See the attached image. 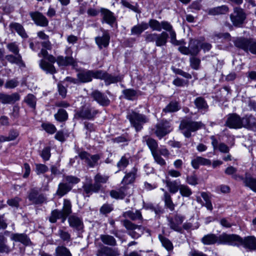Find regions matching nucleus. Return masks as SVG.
Listing matches in <instances>:
<instances>
[{"instance_id":"1","label":"nucleus","mask_w":256,"mask_h":256,"mask_svg":"<svg viewBox=\"0 0 256 256\" xmlns=\"http://www.w3.org/2000/svg\"><path fill=\"white\" fill-rule=\"evenodd\" d=\"M222 238L226 240L225 243L230 244V245L242 246L250 250H256V238L254 236H248L242 239L238 235L232 234L223 235Z\"/></svg>"},{"instance_id":"2","label":"nucleus","mask_w":256,"mask_h":256,"mask_svg":"<svg viewBox=\"0 0 256 256\" xmlns=\"http://www.w3.org/2000/svg\"><path fill=\"white\" fill-rule=\"evenodd\" d=\"M148 27L150 26L152 30L160 32L162 28L169 32L170 42L174 46H180L184 43L182 40H178L176 38V33L173 29L172 24L167 21L159 22L154 19H150L148 21Z\"/></svg>"},{"instance_id":"3","label":"nucleus","mask_w":256,"mask_h":256,"mask_svg":"<svg viewBox=\"0 0 256 256\" xmlns=\"http://www.w3.org/2000/svg\"><path fill=\"white\" fill-rule=\"evenodd\" d=\"M126 118L129 120L131 126L134 128L137 132L140 131L143 128V125L149 120L146 115L134 110L128 114Z\"/></svg>"},{"instance_id":"4","label":"nucleus","mask_w":256,"mask_h":256,"mask_svg":"<svg viewBox=\"0 0 256 256\" xmlns=\"http://www.w3.org/2000/svg\"><path fill=\"white\" fill-rule=\"evenodd\" d=\"M204 126L201 122L192 120H183L181 122L179 128L182 133L187 138L191 136V132H194Z\"/></svg>"},{"instance_id":"5","label":"nucleus","mask_w":256,"mask_h":256,"mask_svg":"<svg viewBox=\"0 0 256 256\" xmlns=\"http://www.w3.org/2000/svg\"><path fill=\"white\" fill-rule=\"evenodd\" d=\"M234 46L246 52L256 56V40L240 38L234 41Z\"/></svg>"},{"instance_id":"6","label":"nucleus","mask_w":256,"mask_h":256,"mask_svg":"<svg viewBox=\"0 0 256 256\" xmlns=\"http://www.w3.org/2000/svg\"><path fill=\"white\" fill-rule=\"evenodd\" d=\"M71 204L70 200H64V205L62 210H54L52 212V216L50 218V221L54 223L56 222L57 219H62V222H64L68 216L72 212L71 210Z\"/></svg>"},{"instance_id":"7","label":"nucleus","mask_w":256,"mask_h":256,"mask_svg":"<svg viewBox=\"0 0 256 256\" xmlns=\"http://www.w3.org/2000/svg\"><path fill=\"white\" fill-rule=\"evenodd\" d=\"M168 37V33L165 31L160 34L146 32L144 35L145 40L146 42H155L156 46H166Z\"/></svg>"},{"instance_id":"8","label":"nucleus","mask_w":256,"mask_h":256,"mask_svg":"<svg viewBox=\"0 0 256 256\" xmlns=\"http://www.w3.org/2000/svg\"><path fill=\"white\" fill-rule=\"evenodd\" d=\"M200 41L196 39H191L189 42L188 47L180 46L178 50L183 54L196 56L200 50Z\"/></svg>"},{"instance_id":"9","label":"nucleus","mask_w":256,"mask_h":256,"mask_svg":"<svg viewBox=\"0 0 256 256\" xmlns=\"http://www.w3.org/2000/svg\"><path fill=\"white\" fill-rule=\"evenodd\" d=\"M98 110L90 105L82 106L76 114V116L82 119L92 120L99 113Z\"/></svg>"},{"instance_id":"10","label":"nucleus","mask_w":256,"mask_h":256,"mask_svg":"<svg viewBox=\"0 0 256 256\" xmlns=\"http://www.w3.org/2000/svg\"><path fill=\"white\" fill-rule=\"evenodd\" d=\"M56 62H57V58L52 55L48 54L44 59L40 60V66L46 73L54 74L56 70L53 64Z\"/></svg>"},{"instance_id":"11","label":"nucleus","mask_w":256,"mask_h":256,"mask_svg":"<svg viewBox=\"0 0 256 256\" xmlns=\"http://www.w3.org/2000/svg\"><path fill=\"white\" fill-rule=\"evenodd\" d=\"M155 128L154 134L160 139H161L172 130L171 124L167 120L160 122L156 125Z\"/></svg>"},{"instance_id":"12","label":"nucleus","mask_w":256,"mask_h":256,"mask_svg":"<svg viewBox=\"0 0 256 256\" xmlns=\"http://www.w3.org/2000/svg\"><path fill=\"white\" fill-rule=\"evenodd\" d=\"M98 70H84L77 74V78L81 82H88L92 81L93 78L98 79Z\"/></svg>"},{"instance_id":"13","label":"nucleus","mask_w":256,"mask_h":256,"mask_svg":"<svg viewBox=\"0 0 256 256\" xmlns=\"http://www.w3.org/2000/svg\"><path fill=\"white\" fill-rule=\"evenodd\" d=\"M66 183H61L59 184L57 194L60 196H62L69 192L71 188L72 184H76L79 182L77 177H66Z\"/></svg>"},{"instance_id":"14","label":"nucleus","mask_w":256,"mask_h":256,"mask_svg":"<svg viewBox=\"0 0 256 256\" xmlns=\"http://www.w3.org/2000/svg\"><path fill=\"white\" fill-rule=\"evenodd\" d=\"M242 118L236 114H230L228 116L225 126L230 128H242Z\"/></svg>"},{"instance_id":"15","label":"nucleus","mask_w":256,"mask_h":256,"mask_svg":"<svg viewBox=\"0 0 256 256\" xmlns=\"http://www.w3.org/2000/svg\"><path fill=\"white\" fill-rule=\"evenodd\" d=\"M230 18L234 26H240L243 24L246 15L242 8H234V12L230 14Z\"/></svg>"},{"instance_id":"16","label":"nucleus","mask_w":256,"mask_h":256,"mask_svg":"<svg viewBox=\"0 0 256 256\" xmlns=\"http://www.w3.org/2000/svg\"><path fill=\"white\" fill-rule=\"evenodd\" d=\"M124 225L127 229L131 230L129 234L132 238H137L143 234L144 228L141 226L136 225L128 220L124 221Z\"/></svg>"},{"instance_id":"17","label":"nucleus","mask_w":256,"mask_h":256,"mask_svg":"<svg viewBox=\"0 0 256 256\" xmlns=\"http://www.w3.org/2000/svg\"><path fill=\"white\" fill-rule=\"evenodd\" d=\"M223 235H228V234L223 233L218 236L214 234H208L204 236L202 239V242L204 244L210 245L216 243L218 244H230L225 243L224 240H222V236Z\"/></svg>"},{"instance_id":"18","label":"nucleus","mask_w":256,"mask_h":256,"mask_svg":"<svg viewBox=\"0 0 256 256\" xmlns=\"http://www.w3.org/2000/svg\"><path fill=\"white\" fill-rule=\"evenodd\" d=\"M98 79L104 80L106 86L122 80V78L119 76H114L102 70H98Z\"/></svg>"},{"instance_id":"19","label":"nucleus","mask_w":256,"mask_h":256,"mask_svg":"<svg viewBox=\"0 0 256 256\" xmlns=\"http://www.w3.org/2000/svg\"><path fill=\"white\" fill-rule=\"evenodd\" d=\"M78 156L90 166L94 167L98 164V160L100 159L99 154L90 155L88 152L83 151L78 153Z\"/></svg>"},{"instance_id":"20","label":"nucleus","mask_w":256,"mask_h":256,"mask_svg":"<svg viewBox=\"0 0 256 256\" xmlns=\"http://www.w3.org/2000/svg\"><path fill=\"white\" fill-rule=\"evenodd\" d=\"M90 96L94 100L102 106H107L110 103V101L108 96L98 90L92 91Z\"/></svg>"},{"instance_id":"21","label":"nucleus","mask_w":256,"mask_h":256,"mask_svg":"<svg viewBox=\"0 0 256 256\" xmlns=\"http://www.w3.org/2000/svg\"><path fill=\"white\" fill-rule=\"evenodd\" d=\"M30 15L36 25L42 27L48 26V20L42 13L39 12H30Z\"/></svg>"},{"instance_id":"22","label":"nucleus","mask_w":256,"mask_h":256,"mask_svg":"<svg viewBox=\"0 0 256 256\" xmlns=\"http://www.w3.org/2000/svg\"><path fill=\"white\" fill-rule=\"evenodd\" d=\"M131 186H126L121 187L118 190H112L110 192V196L116 199H122L126 196H130L132 194Z\"/></svg>"},{"instance_id":"23","label":"nucleus","mask_w":256,"mask_h":256,"mask_svg":"<svg viewBox=\"0 0 256 256\" xmlns=\"http://www.w3.org/2000/svg\"><path fill=\"white\" fill-rule=\"evenodd\" d=\"M96 184L94 185L86 184L84 186V188L86 193L89 194L92 192H96L100 188V182L104 183L107 180V177H95Z\"/></svg>"},{"instance_id":"24","label":"nucleus","mask_w":256,"mask_h":256,"mask_svg":"<svg viewBox=\"0 0 256 256\" xmlns=\"http://www.w3.org/2000/svg\"><path fill=\"white\" fill-rule=\"evenodd\" d=\"M101 16L102 17V22H106L108 24L112 25L116 20L114 14L110 10L101 8L100 10Z\"/></svg>"},{"instance_id":"25","label":"nucleus","mask_w":256,"mask_h":256,"mask_svg":"<svg viewBox=\"0 0 256 256\" xmlns=\"http://www.w3.org/2000/svg\"><path fill=\"white\" fill-rule=\"evenodd\" d=\"M20 99V96L18 93L7 94L0 93V102L3 104H12Z\"/></svg>"},{"instance_id":"26","label":"nucleus","mask_w":256,"mask_h":256,"mask_svg":"<svg viewBox=\"0 0 256 256\" xmlns=\"http://www.w3.org/2000/svg\"><path fill=\"white\" fill-rule=\"evenodd\" d=\"M242 128L252 130H256V119L252 115H246L242 118Z\"/></svg>"},{"instance_id":"27","label":"nucleus","mask_w":256,"mask_h":256,"mask_svg":"<svg viewBox=\"0 0 256 256\" xmlns=\"http://www.w3.org/2000/svg\"><path fill=\"white\" fill-rule=\"evenodd\" d=\"M110 36L107 31H104L102 36H96L95 38V42L100 49L102 48H106L110 43Z\"/></svg>"},{"instance_id":"28","label":"nucleus","mask_w":256,"mask_h":256,"mask_svg":"<svg viewBox=\"0 0 256 256\" xmlns=\"http://www.w3.org/2000/svg\"><path fill=\"white\" fill-rule=\"evenodd\" d=\"M184 218L182 216L176 215L174 218L169 220V225L170 228L176 232L182 230L181 224L184 222Z\"/></svg>"},{"instance_id":"29","label":"nucleus","mask_w":256,"mask_h":256,"mask_svg":"<svg viewBox=\"0 0 256 256\" xmlns=\"http://www.w3.org/2000/svg\"><path fill=\"white\" fill-rule=\"evenodd\" d=\"M119 252L116 248H112L107 246L100 248L97 252V256H117Z\"/></svg>"},{"instance_id":"30","label":"nucleus","mask_w":256,"mask_h":256,"mask_svg":"<svg viewBox=\"0 0 256 256\" xmlns=\"http://www.w3.org/2000/svg\"><path fill=\"white\" fill-rule=\"evenodd\" d=\"M194 104L196 107L200 112L204 114L208 112V106L206 101L204 98L202 96L196 98L194 101Z\"/></svg>"},{"instance_id":"31","label":"nucleus","mask_w":256,"mask_h":256,"mask_svg":"<svg viewBox=\"0 0 256 256\" xmlns=\"http://www.w3.org/2000/svg\"><path fill=\"white\" fill-rule=\"evenodd\" d=\"M191 164L194 168L198 169L200 165L206 166H210L212 162L208 159L201 156H197L192 160Z\"/></svg>"},{"instance_id":"32","label":"nucleus","mask_w":256,"mask_h":256,"mask_svg":"<svg viewBox=\"0 0 256 256\" xmlns=\"http://www.w3.org/2000/svg\"><path fill=\"white\" fill-rule=\"evenodd\" d=\"M142 142H145L146 144L151 151L152 154L157 152L158 144L154 139L148 136H143Z\"/></svg>"},{"instance_id":"33","label":"nucleus","mask_w":256,"mask_h":256,"mask_svg":"<svg viewBox=\"0 0 256 256\" xmlns=\"http://www.w3.org/2000/svg\"><path fill=\"white\" fill-rule=\"evenodd\" d=\"M29 200L35 204L43 202L45 200V198L42 194H39L38 190H32L28 196Z\"/></svg>"},{"instance_id":"34","label":"nucleus","mask_w":256,"mask_h":256,"mask_svg":"<svg viewBox=\"0 0 256 256\" xmlns=\"http://www.w3.org/2000/svg\"><path fill=\"white\" fill-rule=\"evenodd\" d=\"M228 11V8L225 5L210 8L208 10V14L216 16L218 14H224Z\"/></svg>"},{"instance_id":"35","label":"nucleus","mask_w":256,"mask_h":256,"mask_svg":"<svg viewBox=\"0 0 256 256\" xmlns=\"http://www.w3.org/2000/svg\"><path fill=\"white\" fill-rule=\"evenodd\" d=\"M68 222L70 226L77 230H80L83 228L82 219L74 215H72L68 218Z\"/></svg>"},{"instance_id":"36","label":"nucleus","mask_w":256,"mask_h":256,"mask_svg":"<svg viewBox=\"0 0 256 256\" xmlns=\"http://www.w3.org/2000/svg\"><path fill=\"white\" fill-rule=\"evenodd\" d=\"M10 29L15 30L16 32L22 38H26L28 37L23 26L17 22H12L10 24Z\"/></svg>"},{"instance_id":"37","label":"nucleus","mask_w":256,"mask_h":256,"mask_svg":"<svg viewBox=\"0 0 256 256\" xmlns=\"http://www.w3.org/2000/svg\"><path fill=\"white\" fill-rule=\"evenodd\" d=\"M57 63L59 66H74L75 61L72 56H58L57 58Z\"/></svg>"},{"instance_id":"38","label":"nucleus","mask_w":256,"mask_h":256,"mask_svg":"<svg viewBox=\"0 0 256 256\" xmlns=\"http://www.w3.org/2000/svg\"><path fill=\"white\" fill-rule=\"evenodd\" d=\"M148 28V24L146 22H142L140 24L133 26L131 29V34L140 36L144 30Z\"/></svg>"},{"instance_id":"39","label":"nucleus","mask_w":256,"mask_h":256,"mask_svg":"<svg viewBox=\"0 0 256 256\" xmlns=\"http://www.w3.org/2000/svg\"><path fill=\"white\" fill-rule=\"evenodd\" d=\"M5 58L10 63L16 64H24L22 60V56L20 54H8L5 57Z\"/></svg>"},{"instance_id":"40","label":"nucleus","mask_w":256,"mask_h":256,"mask_svg":"<svg viewBox=\"0 0 256 256\" xmlns=\"http://www.w3.org/2000/svg\"><path fill=\"white\" fill-rule=\"evenodd\" d=\"M246 186L256 192V178L254 177H242Z\"/></svg>"},{"instance_id":"41","label":"nucleus","mask_w":256,"mask_h":256,"mask_svg":"<svg viewBox=\"0 0 256 256\" xmlns=\"http://www.w3.org/2000/svg\"><path fill=\"white\" fill-rule=\"evenodd\" d=\"M180 109V106L178 102L176 101H171L163 109V112H177Z\"/></svg>"},{"instance_id":"42","label":"nucleus","mask_w":256,"mask_h":256,"mask_svg":"<svg viewBox=\"0 0 256 256\" xmlns=\"http://www.w3.org/2000/svg\"><path fill=\"white\" fill-rule=\"evenodd\" d=\"M18 134L19 133L16 130H10L8 136H0V142L14 140L18 136Z\"/></svg>"},{"instance_id":"43","label":"nucleus","mask_w":256,"mask_h":256,"mask_svg":"<svg viewBox=\"0 0 256 256\" xmlns=\"http://www.w3.org/2000/svg\"><path fill=\"white\" fill-rule=\"evenodd\" d=\"M55 119L59 122H64L68 118V114L66 110L60 108L54 115Z\"/></svg>"},{"instance_id":"44","label":"nucleus","mask_w":256,"mask_h":256,"mask_svg":"<svg viewBox=\"0 0 256 256\" xmlns=\"http://www.w3.org/2000/svg\"><path fill=\"white\" fill-rule=\"evenodd\" d=\"M166 186L172 193H176L178 192L180 186L179 183L176 181H170L168 178L165 180Z\"/></svg>"},{"instance_id":"45","label":"nucleus","mask_w":256,"mask_h":256,"mask_svg":"<svg viewBox=\"0 0 256 256\" xmlns=\"http://www.w3.org/2000/svg\"><path fill=\"white\" fill-rule=\"evenodd\" d=\"M124 216L126 218H130L133 220H141L142 216L139 210L128 211L124 213Z\"/></svg>"},{"instance_id":"46","label":"nucleus","mask_w":256,"mask_h":256,"mask_svg":"<svg viewBox=\"0 0 256 256\" xmlns=\"http://www.w3.org/2000/svg\"><path fill=\"white\" fill-rule=\"evenodd\" d=\"M56 256H72L70 250L65 246H58L56 248Z\"/></svg>"},{"instance_id":"47","label":"nucleus","mask_w":256,"mask_h":256,"mask_svg":"<svg viewBox=\"0 0 256 256\" xmlns=\"http://www.w3.org/2000/svg\"><path fill=\"white\" fill-rule=\"evenodd\" d=\"M37 99L32 94H28L24 99V102L30 108H36Z\"/></svg>"},{"instance_id":"48","label":"nucleus","mask_w":256,"mask_h":256,"mask_svg":"<svg viewBox=\"0 0 256 256\" xmlns=\"http://www.w3.org/2000/svg\"><path fill=\"white\" fill-rule=\"evenodd\" d=\"M130 156L128 154H125L123 156L117 164V166L122 169L126 168L129 164V159Z\"/></svg>"},{"instance_id":"49","label":"nucleus","mask_w":256,"mask_h":256,"mask_svg":"<svg viewBox=\"0 0 256 256\" xmlns=\"http://www.w3.org/2000/svg\"><path fill=\"white\" fill-rule=\"evenodd\" d=\"M12 239L16 242H20L24 244H27L29 240L24 234H15L12 236Z\"/></svg>"},{"instance_id":"50","label":"nucleus","mask_w":256,"mask_h":256,"mask_svg":"<svg viewBox=\"0 0 256 256\" xmlns=\"http://www.w3.org/2000/svg\"><path fill=\"white\" fill-rule=\"evenodd\" d=\"M6 238L2 235H0V252H8L10 248L6 244Z\"/></svg>"},{"instance_id":"51","label":"nucleus","mask_w":256,"mask_h":256,"mask_svg":"<svg viewBox=\"0 0 256 256\" xmlns=\"http://www.w3.org/2000/svg\"><path fill=\"white\" fill-rule=\"evenodd\" d=\"M158 238L163 246H164L168 250H171L173 249V245L172 243L168 238H164L161 235H159Z\"/></svg>"},{"instance_id":"52","label":"nucleus","mask_w":256,"mask_h":256,"mask_svg":"<svg viewBox=\"0 0 256 256\" xmlns=\"http://www.w3.org/2000/svg\"><path fill=\"white\" fill-rule=\"evenodd\" d=\"M164 202L166 206L170 210L172 211L174 209V204L170 195L167 192H164Z\"/></svg>"},{"instance_id":"53","label":"nucleus","mask_w":256,"mask_h":256,"mask_svg":"<svg viewBox=\"0 0 256 256\" xmlns=\"http://www.w3.org/2000/svg\"><path fill=\"white\" fill-rule=\"evenodd\" d=\"M102 242L106 244L111 246H114L116 244V241L114 238L111 236L104 235L101 236Z\"/></svg>"},{"instance_id":"54","label":"nucleus","mask_w":256,"mask_h":256,"mask_svg":"<svg viewBox=\"0 0 256 256\" xmlns=\"http://www.w3.org/2000/svg\"><path fill=\"white\" fill-rule=\"evenodd\" d=\"M40 154L44 161L48 160L51 156L50 148V146L45 147L40 152Z\"/></svg>"},{"instance_id":"55","label":"nucleus","mask_w":256,"mask_h":256,"mask_svg":"<svg viewBox=\"0 0 256 256\" xmlns=\"http://www.w3.org/2000/svg\"><path fill=\"white\" fill-rule=\"evenodd\" d=\"M190 66L192 69L197 70L199 68L200 64V59L196 58L195 56H192L190 58Z\"/></svg>"},{"instance_id":"56","label":"nucleus","mask_w":256,"mask_h":256,"mask_svg":"<svg viewBox=\"0 0 256 256\" xmlns=\"http://www.w3.org/2000/svg\"><path fill=\"white\" fill-rule=\"evenodd\" d=\"M179 190L181 195L183 196L188 197L192 194L190 189L188 186L184 185H180L179 188Z\"/></svg>"},{"instance_id":"57","label":"nucleus","mask_w":256,"mask_h":256,"mask_svg":"<svg viewBox=\"0 0 256 256\" xmlns=\"http://www.w3.org/2000/svg\"><path fill=\"white\" fill-rule=\"evenodd\" d=\"M42 126L44 130L50 134H54L56 130L55 126L51 124L44 123L42 124Z\"/></svg>"},{"instance_id":"58","label":"nucleus","mask_w":256,"mask_h":256,"mask_svg":"<svg viewBox=\"0 0 256 256\" xmlns=\"http://www.w3.org/2000/svg\"><path fill=\"white\" fill-rule=\"evenodd\" d=\"M122 94L127 99L132 100L136 96L137 93L133 89H126L122 91Z\"/></svg>"},{"instance_id":"59","label":"nucleus","mask_w":256,"mask_h":256,"mask_svg":"<svg viewBox=\"0 0 256 256\" xmlns=\"http://www.w3.org/2000/svg\"><path fill=\"white\" fill-rule=\"evenodd\" d=\"M84 128L86 130V134L88 138L90 137V133L96 130V127L93 124L87 122H84Z\"/></svg>"},{"instance_id":"60","label":"nucleus","mask_w":256,"mask_h":256,"mask_svg":"<svg viewBox=\"0 0 256 256\" xmlns=\"http://www.w3.org/2000/svg\"><path fill=\"white\" fill-rule=\"evenodd\" d=\"M48 168L45 164H36V171L37 174H43L48 171Z\"/></svg>"},{"instance_id":"61","label":"nucleus","mask_w":256,"mask_h":256,"mask_svg":"<svg viewBox=\"0 0 256 256\" xmlns=\"http://www.w3.org/2000/svg\"><path fill=\"white\" fill-rule=\"evenodd\" d=\"M172 70L174 73L180 75L183 77L188 79H191L192 76V75L188 72H184L180 69L176 68L174 67L172 68Z\"/></svg>"},{"instance_id":"62","label":"nucleus","mask_w":256,"mask_h":256,"mask_svg":"<svg viewBox=\"0 0 256 256\" xmlns=\"http://www.w3.org/2000/svg\"><path fill=\"white\" fill-rule=\"evenodd\" d=\"M201 196L206 202V207L208 210H212V206L209 200L208 194L205 192H202L201 193Z\"/></svg>"},{"instance_id":"63","label":"nucleus","mask_w":256,"mask_h":256,"mask_svg":"<svg viewBox=\"0 0 256 256\" xmlns=\"http://www.w3.org/2000/svg\"><path fill=\"white\" fill-rule=\"evenodd\" d=\"M6 47L10 52L14 54H20L18 46L16 43L12 42L8 44H7Z\"/></svg>"},{"instance_id":"64","label":"nucleus","mask_w":256,"mask_h":256,"mask_svg":"<svg viewBox=\"0 0 256 256\" xmlns=\"http://www.w3.org/2000/svg\"><path fill=\"white\" fill-rule=\"evenodd\" d=\"M18 82L16 79L8 80L5 84V87L8 88H13L18 86Z\"/></svg>"}]
</instances>
